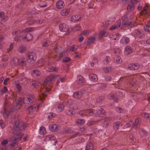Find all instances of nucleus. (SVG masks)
Returning <instances> with one entry per match:
<instances>
[{
	"label": "nucleus",
	"mask_w": 150,
	"mask_h": 150,
	"mask_svg": "<svg viewBox=\"0 0 150 150\" xmlns=\"http://www.w3.org/2000/svg\"><path fill=\"white\" fill-rule=\"evenodd\" d=\"M57 76H58L57 75L52 74L46 77L43 83V86H46L45 90L44 91V92H43L42 89V87H41V89H40V91L41 93V94L43 97L46 96L47 92H49L50 89V88H49V89L48 90H46V88L48 87L47 85H48V86L49 87H50L51 86V83L54 81L55 79H56Z\"/></svg>",
	"instance_id": "nucleus-1"
},
{
	"label": "nucleus",
	"mask_w": 150,
	"mask_h": 150,
	"mask_svg": "<svg viewBox=\"0 0 150 150\" xmlns=\"http://www.w3.org/2000/svg\"><path fill=\"white\" fill-rule=\"evenodd\" d=\"M15 119L16 118H15ZM15 120V124L13 128V131H22L25 129L27 127V125L22 121L18 120Z\"/></svg>",
	"instance_id": "nucleus-2"
},
{
	"label": "nucleus",
	"mask_w": 150,
	"mask_h": 150,
	"mask_svg": "<svg viewBox=\"0 0 150 150\" xmlns=\"http://www.w3.org/2000/svg\"><path fill=\"white\" fill-rule=\"evenodd\" d=\"M122 25L125 26H128L131 27H134L137 25V24L135 22H132L131 19H128L127 15H125L122 18Z\"/></svg>",
	"instance_id": "nucleus-3"
},
{
	"label": "nucleus",
	"mask_w": 150,
	"mask_h": 150,
	"mask_svg": "<svg viewBox=\"0 0 150 150\" xmlns=\"http://www.w3.org/2000/svg\"><path fill=\"white\" fill-rule=\"evenodd\" d=\"M36 58V54L34 52H31L28 53L26 57L27 61L30 64H33L35 62Z\"/></svg>",
	"instance_id": "nucleus-4"
},
{
	"label": "nucleus",
	"mask_w": 150,
	"mask_h": 150,
	"mask_svg": "<svg viewBox=\"0 0 150 150\" xmlns=\"http://www.w3.org/2000/svg\"><path fill=\"white\" fill-rule=\"evenodd\" d=\"M24 31L22 30H17L13 31L12 34L15 37L14 39L16 41H18L20 40L21 36L23 35L22 33Z\"/></svg>",
	"instance_id": "nucleus-5"
},
{
	"label": "nucleus",
	"mask_w": 150,
	"mask_h": 150,
	"mask_svg": "<svg viewBox=\"0 0 150 150\" xmlns=\"http://www.w3.org/2000/svg\"><path fill=\"white\" fill-rule=\"evenodd\" d=\"M22 34L23 35L21 36V37L23 40L28 41L32 40L33 39V36L31 34L28 32H23Z\"/></svg>",
	"instance_id": "nucleus-6"
},
{
	"label": "nucleus",
	"mask_w": 150,
	"mask_h": 150,
	"mask_svg": "<svg viewBox=\"0 0 150 150\" xmlns=\"http://www.w3.org/2000/svg\"><path fill=\"white\" fill-rule=\"evenodd\" d=\"M59 30L63 32H68L67 34L69 33V32H68L69 28L68 25H66L64 23H61L59 24Z\"/></svg>",
	"instance_id": "nucleus-7"
},
{
	"label": "nucleus",
	"mask_w": 150,
	"mask_h": 150,
	"mask_svg": "<svg viewBox=\"0 0 150 150\" xmlns=\"http://www.w3.org/2000/svg\"><path fill=\"white\" fill-rule=\"evenodd\" d=\"M34 96L33 95L29 96L27 98L24 99V103L27 104L32 103L34 100Z\"/></svg>",
	"instance_id": "nucleus-8"
},
{
	"label": "nucleus",
	"mask_w": 150,
	"mask_h": 150,
	"mask_svg": "<svg viewBox=\"0 0 150 150\" xmlns=\"http://www.w3.org/2000/svg\"><path fill=\"white\" fill-rule=\"evenodd\" d=\"M83 94L84 93L82 91H79L75 92L73 96L76 99H79L82 97Z\"/></svg>",
	"instance_id": "nucleus-9"
},
{
	"label": "nucleus",
	"mask_w": 150,
	"mask_h": 150,
	"mask_svg": "<svg viewBox=\"0 0 150 150\" xmlns=\"http://www.w3.org/2000/svg\"><path fill=\"white\" fill-rule=\"evenodd\" d=\"M121 24V21L120 20H118L115 24L114 25L112 26L109 28L110 30H112L119 28Z\"/></svg>",
	"instance_id": "nucleus-10"
},
{
	"label": "nucleus",
	"mask_w": 150,
	"mask_h": 150,
	"mask_svg": "<svg viewBox=\"0 0 150 150\" xmlns=\"http://www.w3.org/2000/svg\"><path fill=\"white\" fill-rule=\"evenodd\" d=\"M56 7L57 9H60L63 8L65 6V4L62 0H59L56 3Z\"/></svg>",
	"instance_id": "nucleus-11"
},
{
	"label": "nucleus",
	"mask_w": 150,
	"mask_h": 150,
	"mask_svg": "<svg viewBox=\"0 0 150 150\" xmlns=\"http://www.w3.org/2000/svg\"><path fill=\"white\" fill-rule=\"evenodd\" d=\"M58 125L53 124L51 125L49 127L50 130L53 132H56L58 130L60 127Z\"/></svg>",
	"instance_id": "nucleus-12"
},
{
	"label": "nucleus",
	"mask_w": 150,
	"mask_h": 150,
	"mask_svg": "<svg viewBox=\"0 0 150 150\" xmlns=\"http://www.w3.org/2000/svg\"><path fill=\"white\" fill-rule=\"evenodd\" d=\"M133 34L136 37L139 38H141L143 35L141 30L138 29L135 30L133 32Z\"/></svg>",
	"instance_id": "nucleus-13"
},
{
	"label": "nucleus",
	"mask_w": 150,
	"mask_h": 150,
	"mask_svg": "<svg viewBox=\"0 0 150 150\" xmlns=\"http://www.w3.org/2000/svg\"><path fill=\"white\" fill-rule=\"evenodd\" d=\"M141 123V120L139 118H137L135 119L134 122L133 123V127L135 128L138 127Z\"/></svg>",
	"instance_id": "nucleus-14"
},
{
	"label": "nucleus",
	"mask_w": 150,
	"mask_h": 150,
	"mask_svg": "<svg viewBox=\"0 0 150 150\" xmlns=\"http://www.w3.org/2000/svg\"><path fill=\"white\" fill-rule=\"evenodd\" d=\"M139 67V65L137 64H131L128 65V68L130 70H135L138 69Z\"/></svg>",
	"instance_id": "nucleus-15"
},
{
	"label": "nucleus",
	"mask_w": 150,
	"mask_h": 150,
	"mask_svg": "<svg viewBox=\"0 0 150 150\" xmlns=\"http://www.w3.org/2000/svg\"><path fill=\"white\" fill-rule=\"evenodd\" d=\"M90 79L92 81H96L98 80V77L96 75L94 74H90L89 75Z\"/></svg>",
	"instance_id": "nucleus-16"
},
{
	"label": "nucleus",
	"mask_w": 150,
	"mask_h": 150,
	"mask_svg": "<svg viewBox=\"0 0 150 150\" xmlns=\"http://www.w3.org/2000/svg\"><path fill=\"white\" fill-rule=\"evenodd\" d=\"M70 11V10L69 9H64L61 11L60 14L62 16H66L69 14Z\"/></svg>",
	"instance_id": "nucleus-17"
},
{
	"label": "nucleus",
	"mask_w": 150,
	"mask_h": 150,
	"mask_svg": "<svg viewBox=\"0 0 150 150\" xmlns=\"http://www.w3.org/2000/svg\"><path fill=\"white\" fill-rule=\"evenodd\" d=\"M132 53L131 47L129 46H127L124 51V53L127 55H128Z\"/></svg>",
	"instance_id": "nucleus-18"
},
{
	"label": "nucleus",
	"mask_w": 150,
	"mask_h": 150,
	"mask_svg": "<svg viewBox=\"0 0 150 150\" xmlns=\"http://www.w3.org/2000/svg\"><path fill=\"white\" fill-rule=\"evenodd\" d=\"M98 114L99 116H102L105 114L106 112L105 110L102 108H100L98 109V111H96Z\"/></svg>",
	"instance_id": "nucleus-19"
},
{
	"label": "nucleus",
	"mask_w": 150,
	"mask_h": 150,
	"mask_svg": "<svg viewBox=\"0 0 150 150\" xmlns=\"http://www.w3.org/2000/svg\"><path fill=\"white\" fill-rule=\"evenodd\" d=\"M50 41L47 40H45L42 42V46L43 47H47L51 44Z\"/></svg>",
	"instance_id": "nucleus-20"
},
{
	"label": "nucleus",
	"mask_w": 150,
	"mask_h": 150,
	"mask_svg": "<svg viewBox=\"0 0 150 150\" xmlns=\"http://www.w3.org/2000/svg\"><path fill=\"white\" fill-rule=\"evenodd\" d=\"M120 124L121 123L119 121L114 122L113 126L114 129L116 130L118 129Z\"/></svg>",
	"instance_id": "nucleus-21"
},
{
	"label": "nucleus",
	"mask_w": 150,
	"mask_h": 150,
	"mask_svg": "<svg viewBox=\"0 0 150 150\" xmlns=\"http://www.w3.org/2000/svg\"><path fill=\"white\" fill-rule=\"evenodd\" d=\"M129 41V38L127 37H125L122 38L120 41V42L122 44H127Z\"/></svg>",
	"instance_id": "nucleus-22"
},
{
	"label": "nucleus",
	"mask_w": 150,
	"mask_h": 150,
	"mask_svg": "<svg viewBox=\"0 0 150 150\" xmlns=\"http://www.w3.org/2000/svg\"><path fill=\"white\" fill-rule=\"evenodd\" d=\"M114 62L116 63L120 64L122 62V60L120 57L116 56L114 58Z\"/></svg>",
	"instance_id": "nucleus-23"
},
{
	"label": "nucleus",
	"mask_w": 150,
	"mask_h": 150,
	"mask_svg": "<svg viewBox=\"0 0 150 150\" xmlns=\"http://www.w3.org/2000/svg\"><path fill=\"white\" fill-rule=\"evenodd\" d=\"M144 30L146 32H150V20L147 21V23L144 27Z\"/></svg>",
	"instance_id": "nucleus-24"
},
{
	"label": "nucleus",
	"mask_w": 150,
	"mask_h": 150,
	"mask_svg": "<svg viewBox=\"0 0 150 150\" xmlns=\"http://www.w3.org/2000/svg\"><path fill=\"white\" fill-rule=\"evenodd\" d=\"M93 148V144L91 142H89L86 145L85 150H92Z\"/></svg>",
	"instance_id": "nucleus-25"
},
{
	"label": "nucleus",
	"mask_w": 150,
	"mask_h": 150,
	"mask_svg": "<svg viewBox=\"0 0 150 150\" xmlns=\"http://www.w3.org/2000/svg\"><path fill=\"white\" fill-rule=\"evenodd\" d=\"M56 137L55 136L52 135H50L47 136L45 138V141H48L49 140L52 141L55 140Z\"/></svg>",
	"instance_id": "nucleus-26"
},
{
	"label": "nucleus",
	"mask_w": 150,
	"mask_h": 150,
	"mask_svg": "<svg viewBox=\"0 0 150 150\" xmlns=\"http://www.w3.org/2000/svg\"><path fill=\"white\" fill-rule=\"evenodd\" d=\"M112 69V68L111 66L104 67L103 68V71L105 73H108L111 72Z\"/></svg>",
	"instance_id": "nucleus-27"
},
{
	"label": "nucleus",
	"mask_w": 150,
	"mask_h": 150,
	"mask_svg": "<svg viewBox=\"0 0 150 150\" xmlns=\"http://www.w3.org/2000/svg\"><path fill=\"white\" fill-rule=\"evenodd\" d=\"M54 50V51H55L57 53H58L59 54L58 57L59 59H61L63 57V54L61 53H60L61 52L60 49L59 48V47H57Z\"/></svg>",
	"instance_id": "nucleus-28"
},
{
	"label": "nucleus",
	"mask_w": 150,
	"mask_h": 150,
	"mask_svg": "<svg viewBox=\"0 0 150 150\" xmlns=\"http://www.w3.org/2000/svg\"><path fill=\"white\" fill-rule=\"evenodd\" d=\"M26 50V47L24 45L20 46L18 49V51L21 53H23Z\"/></svg>",
	"instance_id": "nucleus-29"
},
{
	"label": "nucleus",
	"mask_w": 150,
	"mask_h": 150,
	"mask_svg": "<svg viewBox=\"0 0 150 150\" xmlns=\"http://www.w3.org/2000/svg\"><path fill=\"white\" fill-rule=\"evenodd\" d=\"M10 111L8 110H6L4 108V110L2 112V115L4 118H6L10 114Z\"/></svg>",
	"instance_id": "nucleus-30"
},
{
	"label": "nucleus",
	"mask_w": 150,
	"mask_h": 150,
	"mask_svg": "<svg viewBox=\"0 0 150 150\" xmlns=\"http://www.w3.org/2000/svg\"><path fill=\"white\" fill-rule=\"evenodd\" d=\"M46 117L48 119H51L56 116V114L52 112L47 113L45 114Z\"/></svg>",
	"instance_id": "nucleus-31"
},
{
	"label": "nucleus",
	"mask_w": 150,
	"mask_h": 150,
	"mask_svg": "<svg viewBox=\"0 0 150 150\" xmlns=\"http://www.w3.org/2000/svg\"><path fill=\"white\" fill-rule=\"evenodd\" d=\"M108 35V33L104 30H101L99 34V36L102 38L103 37H106Z\"/></svg>",
	"instance_id": "nucleus-32"
},
{
	"label": "nucleus",
	"mask_w": 150,
	"mask_h": 150,
	"mask_svg": "<svg viewBox=\"0 0 150 150\" xmlns=\"http://www.w3.org/2000/svg\"><path fill=\"white\" fill-rule=\"evenodd\" d=\"M86 112L87 115L88 114L90 115H93L95 112V110L93 109H90L86 110Z\"/></svg>",
	"instance_id": "nucleus-33"
},
{
	"label": "nucleus",
	"mask_w": 150,
	"mask_h": 150,
	"mask_svg": "<svg viewBox=\"0 0 150 150\" xmlns=\"http://www.w3.org/2000/svg\"><path fill=\"white\" fill-rule=\"evenodd\" d=\"M19 60L17 58L14 57L13 59V60L12 62V64H13L16 66L19 65Z\"/></svg>",
	"instance_id": "nucleus-34"
},
{
	"label": "nucleus",
	"mask_w": 150,
	"mask_h": 150,
	"mask_svg": "<svg viewBox=\"0 0 150 150\" xmlns=\"http://www.w3.org/2000/svg\"><path fill=\"white\" fill-rule=\"evenodd\" d=\"M129 79V83L131 84L132 86H133L134 85L136 81L134 78V76H130Z\"/></svg>",
	"instance_id": "nucleus-35"
},
{
	"label": "nucleus",
	"mask_w": 150,
	"mask_h": 150,
	"mask_svg": "<svg viewBox=\"0 0 150 150\" xmlns=\"http://www.w3.org/2000/svg\"><path fill=\"white\" fill-rule=\"evenodd\" d=\"M40 134L42 135L46 134V133L45 128L43 126H42L40 127Z\"/></svg>",
	"instance_id": "nucleus-36"
},
{
	"label": "nucleus",
	"mask_w": 150,
	"mask_h": 150,
	"mask_svg": "<svg viewBox=\"0 0 150 150\" xmlns=\"http://www.w3.org/2000/svg\"><path fill=\"white\" fill-rule=\"evenodd\" d=\"M16 139L17 138L15 137H12L11 138L10 140L11 141H14V142H13L11 144V147L17 145L16 142H15Z\"/></svg>",
	"instance_id": "nucleus-37"
},
{
	"label": "nucleus",
	"mask_w": 150,
	"mask_h": 150,
	"mask_svg": "<svg viewBox=\"0 0 150 150\" xmlns=\"http://www.w3.org/2000/svg\"><path fill=\"white\" fill-rule=\"evenodd\" d=\"M71 132L72 131L71 129L68 127L65 128L62 132L63 134H68L71 133Z\"/></svg>",
	"instance_id": "nucleus-38"
},
{
	"label": "nucleus",
	"mask_w": 150,
	"mask_h": 150,
	"mask_svg": "<svg viewBox=\"0 0 150 150\" xmlns=\"http://www.w3.org/2000/svg\"><path fill=\"white\" fill-rule=\"evenodd\" d=\"M85 120L83 119H77L76 121V123L78 125H82L84 124Z\"/></svg>",
	"instance_id": "nucleus-39"
},
{
	"label": "nucleus",
	"mask_w": 150,
	"mask_h": 150,
	"mask_svg": "<svg viewBox=\"0 0 150 150\" xmlns=\"http://www.w3.org/2000/svg\"><path fill=\"white\" fill-rule=\"evenodd\" d=\"M90 31L88 30H85L83 31L79 35L81 36V35H83L84 36H87L90 33Z\"/></svg>",
	"instance_id": "nucleus-40"
},
{
	"label": "nucleus",
	"mask_w": 150,
	"mask_h": 150,
	"mask_svg": "<svg viewBox=\"0 0 150 150\" xmlns=\"http://www.w3.org/2000/svg\"><path fill=\"white\" fill-rule=\"evenodd\" d=\"M95 38L93 37H91L89 38L87 40V43L88 45L92 44L95 41Z\"/></svg>",
	"instance_id": "nucleus-41"
},
{
	"label": "nucleus",
	"mask_w": 150,
	"mask_h": 150,
	"mask_svg": "<svg viewBox=\"0 0 150 150\" xmlns=\"http://www.w3.org/2000/svg\"><path fill=\"white\" fill-rule=\"evenodd\" d=\"M77 83L79 84H82L84 82L83 78L81 76H79L78 78Z\"/></svg>",
	"instance_id": "nucleus-42"
},
{
	"label": "nucleus",
	"mask_w": 150,
	"mask_h": 150,
	"mask_svg": "<svg viewBox=\"0 0 150 150\" xmlns=\"http://www.w3.org/2000/svg\"><path fill=\"white\" fill-rule=\"evenodd\" d=\"M58 70L57 68L55 67H51L49 68L47 71L49 72L56 71Z\"/></svg>",
	"instance_id": "nucleus-43"
},
{
	"label": "nucleus",
	"mask_w": 150,
	"mask_h": 150,
	"mask_svg": "<svg viewBox=\"0 0 150 150\" xmlns=\"http://www.w3.org/2000/svg\"><path fill=\"white\" fill-rule=\"evenodd\" d=\"M148 13L146 9V7L145 6L143 8V10L142 11L140 15H147L148 14Z\"/></svg>",
	"instance_id": "nucleus-44"
},
{
	"label": "nucleus",
	"mask_w": 150,
	"mask_h": 150,
	"mask_svg": "<svg viewBox=\"0 0 150 150\" xmlns=\"http://www.w3.org/2000/svg\"><path fill=\"white\" fill-rule=\"evenodd\" d=\"M109 96L110 98L113 99L114 101L116 102L118 101V99L115 96V95L114 94H110Z\"/></svg>",
	"instance_id": "nucleus-45"
},
{
	"label": "nucleus",
	"mask_w": 150,
	"mask_h": 150,
	"mask_svg": "<svg viewBox=\"0 0 150 150\" xmlns=\"http://www.w3.org/2000/svg\"><path fill=\"white\" fill-rule=\"evenodd\" d=\"M139 133L141 137H143L146 135L147 134V132L145 130L142 129L140 130Z\"/></svg>",
	"instance_id": "nucleus-46"
},
{
	"label": "nucleus",
	"mask_w": 150,
	"mask_h": 150,
	"mask_svg": "<svg viewBox=\"0 0 150 150\" xmlns=\"http://www.w3.org/2000/svg\"><path fill=\"white\" fill-rule=\"evenodd\" d=\"M40 74V71L37 70H34L33 71L32 74L34 76H39Z\"/></svg>",
	"instance_id": "nucleus-47"
},
{
	"label": "nucleus",
	"mask_w": 150,
	"mask_h": 150,
	"mask_svg": "<svg viewBox=\"0 0 150 150\" xmlns=\"http://www.w3.org/2000/svg\"><path fill=\"white\" fill-rule=\"evenodd\" d=\"M134 8V6L132 4H129L127 6V10L129 11L133 10Z\"/></svg>",
	"instance_id": "nucleus-48"
},
{
	"label": "nucleus",
	"mask_w": 150,
	"mask_h": 150,
	"mask_svg": "<svg viewBox=\"0 0 150 150\" xmlns=\"http://www.w3.org/2000/svg\"><path fill=\"white\" fill-rule=\"evenodd\" d=\"M79 114L81 116H84L87 115L86 110L80 111L79 112Z\"/></svg>",
	"instance_id": "nucleus-49"
},
{
	"label": "nucleus",
	"mask_w": 150,
	"mask_h": 150,
	"mask_svg": "<svg viewBox=\"0 0 150 150\" xmlns=\"http://www.w3.org/2000/svg\"><path fill=\"white\" fill-rule=\"evenodd\" d=\"M57 108L59 111L61 112L62 111L64 108V105L62 104H59L57 106Z\"/></svg>",
	"instance_id": "nucleus-50"
},
{
	"label": "nucleus",
	"mask_w": 150,
	"mask_h": 150,
	"mask_svg": "<svg viewBox=\"0 0 150 150\" xmlns=\"http://www.w3.org/2000/svg\"><path fill=\"white\" fill-rule=\"evenodd\" d=\"M66 113L69 115H72L74 114L73 111L72 110L67 109L66 110Z\"/></svg>",
	"instance_id": "nucleus-51"
},
{
	"label": "nucleus",
	"mask_w": 150,
	"mask_h": 150,
	"mask_svg": "<svg viewBox=\"0 0 150 150\" xmlns=\"http://www.w3.org/2000/svg\"><path fill=\"white\" fill-rule=\"evenodd\" d=\"M142 116L145 118H150V113H143L142 114Z\"/></svg>",
	"instance_id": "nucleus-52"
},
{
	"label": "nucleus",
	"mask_w": 150,
	"mask_h": 150,
	"mask_svg": "<svg viewBox=\"0 0 150 150\" xmlns=\"http://www.w3.org/2000/svg\"><path fill=\"white\" fill-rule=\"evenodd\" d=\"M128 137L131 142L133 143L135 142V139L132 134L129 135Z\"/></svg>",
	"instance_id": "nucleus-53"
},
{
	"label": "nucleus",
	"mask_w": 150,
	"mask_h": 150,
	"mask_svg": "<svg viewBox=\"0 0 150 150\" xmlns=\"http://www.w3.org/2000/svg\"><path fill=\"white\" fill-rule=\"evenodd\" d=\"M6 126L5 122L3 120H0V126L2 128H4Z\"/></svg>",
	"instance_id": "nucleus-54"
},
{
	"label": "nucleus",
	"mask_w": 150,
	"mask_h": 150,
	"mask_svg": "<svg viewBox=\"0 0 150 150\" xmlns=\"http://www.w3.org/2000/svg\"><path fill=\"white\" fill-rule=\"evenodd\" d=\"M105 99L104 97L103 96H101L98 97L96 100V101L98 103L101 102L103 100H104Z\"/></svg>",
	"instance_id": "nucleus-55"
},
{
	"label": "nucleus",
	"mask_w": 150,
	"mask_h": 150,
	"mask_svg": "<svg viewBox=\"0 0 150 150\" xmlns=\"http://www.w3.org/2000/svg\"><path fill=\"white\" fill-rule=\"evenodd\" d=\"M24 99H25V98H19L18 99V104L20 105H21L23 103H24Z\"/></svg>",
	"instance_id": "nucleus-56"
},
{
	"label": "nucleus",
	"mask_w": 150,
	"mask_h": 150,
	"mask_svg": "<svg viewBox=\"0 0 150 150\" xmlns=\"http://www.w3.org/2000/svg\"><path fill=\"white\" fill-rule=\"evenodd\" d=\"M28 109L30 112H31L36 109V107L31 106L28 107Z\"/></svg>",
	"instance_id": "nucleus-57"
},
{
	"label": "nucleus",
	"mask_w": 150,
	"mask_h": 150,
	"mask_svg": "<svg viewBox=\"0 0 150 150\" xmlns=\"http://www.w3.org/2000/svg\"><path fill=\"white\" fill-rule=\"evenodd\" d=\"M115 110L117 112L119 113H122L123 112V109L120 107H117L116 108Z\"/></svg>",
	"instance_id": "nucleus-58"
},
{
	"label": "nucleus",
	"mask_w": 150,
	"mask_h": 150,
	"mask_svg": "<svg viewBox=\"0 0 150 150\" xmlns=\"http://www.w3.org/2000/svg\"><path fill=\"white\" fill-rule=\"evenodd\" d=\"M19 65H23L25 64L26 62L24 60L22 59H20L19 60Z\"/></svg>",
	"instance_id": "nucleus-59"
},
{
	"label": "nucleus",
	"mask_w": 150,
	"mask_h": 150,
	"mask_svg": "<svg viewBox=\"0 0 150 150\" xmlns=\"http://www.w3.org/2000/svg\"><path fill=\"white\" fill-rule=\"evenodd\" d=\"M8 91V89L7 87L4 86V87L1 90V91L3 93H6Z\"/></svg>",
	"instance_id": "nucleus-60"
},
{
	"label": "nucleus",
	"mask_w": 150,
	"mask_h": 150,
	"mask_svg": "<svg viewBox=\"0 0 150 150\" xmlns=\"http://www.w3.org/2000/svg\"><path fill=\"white\" fill-rule=\"evenodd\" d=\"M34 28H26L24 32H30L33 31L34 30Z\"/></svg>",
	"instance_id": "nucleus-61"
},
{
	"label": "nucleus",
	"mask_w": 150,
	"mask_h": 150,
	"mask_svg": "<svg viewBox=\"0 0 150 150\" xmlns=\"http://www.w3.org/2000/svg\"><path fill=\"white\" fill-rule=\"evenodd\" d=\"M74 20L75 21L77 22L79 20H80L81 18V17L79 16L76 15L74 16Z\"/></svg>",
	"instance_id": "nucleus-62"
},
{
	"label": "nucleus",
	"mask_w": 150,
	"mask_h": 150,
	"mask_svg": "<svg viewBox=\"0 0 150 150\" xmlns=\"http://www.w3.org/2000/svg\"><path fill=\"white\" fill-rule=\"evenodd\" d=\"M71 51L72 52H74L77 49V47L76 45H73L72 47H71Z\"/></svg>",
	"instance_id": "nucleus-63"
},
{
	"label": "nucleus",
	"mask_w": 150,
	"mask_h": 150,
	"mask_svg": "<svg viewBox=\"0 0 150 150\" xmlns=\"http://www.w3.org/2000/svg\"><path fill=\"white\" fill-rule=\"evenodd\" d=\"M133 122L132 121H129L127 124V127H130L131 126L133 127Z\"/></svg>",
	"instance_id": "nucleus-64"
}]
</instances>
